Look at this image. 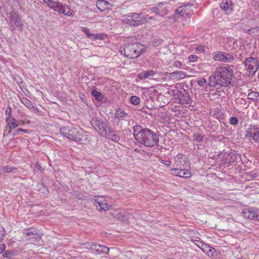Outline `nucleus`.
Returning a JSON list of instances; mask_svg holds the SVG:
<instances>
[{
    "instance_id": "1",
    "label": "nucleus",
    "mask_w": 259,
    "mask_h": 259,
    "mask_svg": "<svg viewBox=\"0 0 259 259\" xmlns=\"http://www.w3.org/2000/svg\"><path fill=\"white\" fill-rule=\"evenodd\" d=\"M133 128L134 139L138 143L147 147H153L158 145L159 136L152 130L140 125H136Z\"/></svg>"
},
{
    "instance_id": "2",
    "label": "nucleus",
    "mask_w": 259,
    "mask_h": 259,
    "mask_svg": "<svg viewBox=\"0 0 259 259\" xmlns=\"http://www.w3.org/2000/svg\"><path fill=\"white\" fill-rule=\"evenodd\" d=\"M60 132L64 137L80 144H86L90 141L88 135L81 129L64 127Z\"/></svg>"
},
{
    "instance_id": "3",
    "label": "nucleus",
    "mask_w": 259,
    "mask_h": 259,
    "mask_svg": "<svg viewBox=\"0 0 259 259\" xmlns=\"http://www.w3.org/2000/svg\"><path fill=\"white\" fill-rule=\"evenodd\" d=\"M142 45L139 43H131L125 45L123 49L120 50V53L130 59L138 58L144 49Z\"/></svg>"
},
{
    "instance_id": "4",
    "label": "nucleus",
    "mask_w": 259,
    "mask_h": 259,
    "mask_svg": "<svg viewBox=\"0 0 259 259\" xmlns=\"http://www.w3.org/2000/svg\"><path fill=\"white\" fill-rule=\"evenodd\" d=\"M233 76V70L229 67H218L213 75L217 81L222 79L225 81H230Z\"/></svg>"
},
{
    "instance_id": "5",
    "label": "nucleus",
    "mask_w": 259,
    "mask_h": 259,
    "mask_svg": "<svg viewBox=\"0 0 259 259\" xmlns=\"http://www.w3.org/2000/svg\"><path fill=\"white\" fill-rule=\"evenodd\" d=\"M92 126L102 135L105 136L110 131V127L107 121H103L97 117L93 118L91 120Z\"/></svg>"
},
{
    "instance_id": "6",
    "label": "nucleus",
    "mask_w": 259,
    "mask_h": 259,
    "mask_svg": "<svg viewBox=\"0 0 259 259\" xmlns=\"http://www.w3.org/2000/svg\"><path fill=\"white\" fill-rule=\"evenodd\" d=\"M188 89V86L186 85L179 92H177V93H175L174 99L175 103L181 104L189 103L191 98L189 93L187 92Z\"/></svg>"
},
{
    "instance_id": "7",
    "label": "nucleus",
    "mask_w": 259,
    "mask_h": 259,
    "mask_svg": "<svg viewBox=\"0 0 259 259\" xmlns=\"http://www.w3.org/2000/svg\"><path fill=\"white\" fill-rule=\"evenodd\" d=\"M9 25L10 26V29L12 31H14L17 28L21 31L22 30L23 24L18 14L15 12L10 13Z\"/></svg>"
},
{
    "instance_id": "8",
    "label": "nucleus",
    "mask_w": 259,
    "mask_h": 259,
    "mask_svg": "<svg viewBox=\"0 0 259 259\" xmlns=\"http://www.w3.org/2000/svg\"><path fill=\"white\" fill-rule=\"evenodd\" d=\"M249 75H253L258 68V62L255 58L250 57L246 58L244 62Z\"/></svg>"
},
{
    "instance_id": "9",
    "label": "nucleus",
    "mask_w": 259,
    "mask_h": 259,
    "mask_svg": "<svg viewBox=\"0 0 259 259\" xmlns=\"http://www.w3.org/2000/svg\"><path fill=\"white\" fill-rule=\"evenodd\" d=\"M213 58L216 61L226 63L233 62L235 59L232 54L217 51L213 53Z\"/></svg>"
},
{
    "instance_id": "10",
    "label": "nucleus",
    "mask_w": 259,
    "mask_h": 259,
    "mask_svg": "<svg viewBox=\"0 0 259 259\" xmlns=\"http://www.w3.org/2000/svg\"><path fill=\"white\" fill-rule=\"evenodd\" d=\"M242 215L245 219L259 221V209L246 208L242 211Z\"/></svg>"
},
{
    "instance_id": "11",
    "label": "nucleus",
    "mask_w": 259,
    "mask_h": 259,
    "mask_svg": "<svg viewBox=\"0 0 259 259\" xmlns=\"http://www.w3.org/2000/svg\"><path fill=\"white\" fill-rule=\"evenodd\" d=\"M245 137L250 142H257L259 140V128L257 127L247 129L245 132Z\"/></svg>"
},
{
    "instance_id": "12",
    "label": "nucleus",
    "mask_w": 259,
    "mask_h": 259,
    "mask_svg": "<svg viewBox=\"0 0 259 259\" xmlns=\"http://www.w3.org/2000/svg\"><path fill=\"white\" fill-rule=\"evenodd\" d=\"M55 12L58 13L64 14L67 16H70L72 15V13L70 12V9L66 5H63L62 3L57 1L55 6H53L52 9Z\"/></svg>"
},
{
    "instance_id": "13",
    "label": "nucleus",
    "mask_w": 259,
    "mask_h": 259,
    "mask_svg": "<svg viewBox=\"0 0 259 259\" xmlns=\"http://www.w3.org/2000/svg\"><path fill=\"white\" fill-rule=\"evenodd\" d=\"M128 118V114L123 110L119 109L115 113L114 121H117V125L120 124V127H121L123 122H126Z\"/></svg>"
},
{
    "instance_id": "14",
    "label": "nucleus",
    "mask_w": 259,
    "mask_h": 259,
    "mask_svg": "<svg viewBox=\"0 0 259 259\" xmlns=\"http://www.w3.org/2000/svg\"><path fill=\"white\" fill-rule=\"evenodd\" d=\"M130 17L133 20L134 26H138L140 25L145 23L146 20L147 19V16L144 15L142 14H138L136 13H132L130 14Z\"/></svg>"
},
{
    "instance_id": "15",
    "label": "nucleus",
    "mask_w": 259,
    "mask_h": 259,
    "mask_svg": "<svg viewBox=\"0 0 259 259\" xmlns=\"http://www.w3.org/2000/svg\"><path fill=\"white\" fill-rule=\"evenodd\" d=\"M171 174L175 176L184 178H188L192 176V174L187 169L171 168Z\"/></svg>"
},
{
    "instance_id": "16",
    "label": "nucleus",
    "mask_w": 259,
    "mask_h": 259,
    "mask_svg": "<svg viewBox=\"0 0 259 259\" xmlns=\"http://www.w3.org/2000/svg\"><path fill=\"white\" fill-rule=\"evenodd\" d=\"M220 7L227 15L232 13L233 10V3L231 0H223Z\"/></svg>"
},
{
    "instance_id": "17",
    "label": "nucleus",
    "mask_w": 259,
    "mask_h": 259,
    "mask_svg": "<svg viewBox=\"0 0 259 259\" xmlns=\"http://www.w3.org/2000/svg\"><path fill=\"white\" fill-rule=\"evenodd\" d=\"M94 200L95 203L100 206V209H108L109 205L108 204L107 200L103 196H96Z\"/></svg>"
},
{
    "instance_id": "18",
    "label": "nucleus",
    "mask_w": 259,
    "mask_h": 259,
    "mask_svg": "<svg viewBox=\"0 0 259 259\" xmlns=\"http://www.w3.org/2000/svg\"><path fill=\"white\" fill-rule=\"evenodd\" d=\"M91 248L98 252H101L107 254L109 253L110 250L109 248L106 246L97 243L92 244L91 245Z\"/></svg>"
},
{
    "instance_id": "19",
    "label": "nucleus",
    "mask_w": 259,
    "mask_h": 259,
    "mask_svg": "<svg viewBox=\"0 0 259 259\" xmlns=\"http://www.w3.org/2000/svg\"><path fill=\"white\" fill-rule=\"evenodd\" d=\"M176 166H184L188 162V159L185 156L180 153L178 154L174 159Z\"/></svg>"
},
{
    "instance_id": "20",
    "label": "nucleus",
    "mask_w": 259,
    "mask_h": 259,
    "mask_svg": "<svg viewBox=\"0 0 259 259\" xmlns=\"http://www.w3.org/2000/svg\"><path fill=\"white\" fill-rule=\"evenodd\" d=\"M185 86L184 82L177 83L175 85H171L168 89V94L171 93L175 96V93H177V92H179L180 90H181Z\"/></svg>"
},
{
    "instance_id": "21",
    "label": "nucleus",
    "mask_w": 259,
    "mask_h": 259,
    "mask_svg": "<svg viewBox=\"0 0 259 259\" xmlns=\"http://www.w3.org/2000/svg\"><path fill=\"white\" fill-rule=\"evenodd\" d=\"M81 30L83 32L85 35L89 38L99 39L100 40L103 39V36L101 34H94L90 33L89 28L87 27H81Z\"/></svg>"
},
{
    "instance_id": "22",
    "label": "nucleus",
    "mask_w": 259,
    "mask_h": 259,
    "mask_svg": "<svg viewBox=\"0 0 259 259\" xmlns=\"http://www.w3.org/2000/svg\"><path fill=\"white\" fill-rule=\"evenodd\" d=\"M155 72L153 70L144 71L138 74L140 79H152V77L155 75Z\"/></svg>"
},
{
    "instance_id": "23",
    "label": "nucleus",
    "mask_w": 259,
    "mask_h": 259,
    "mask_svg": "<svg viewBox=\"0 0 259 259\" xmlns=\"http://www.w3.org/2000/svg\"><path fill=\"white\" fill-rule=\"evenodd\" d=\"M6 122L7 123V126L9 127L10 130H12L17 126L19 124L17 123V121L14 118L7 117Z\"/></svg>"
},
{
    "instance_id": "24",
    "label": "nucleus",
    "mask_w": 259,
    "mask_h": 259,
    "mask_svg": "<svg viewBox=\"0 0 259 259\" xmlns=\"http://www.w3.org/2000/svg\"><path fill=\"white\" fill-rule=\"evenodd\" d=\"M105 136L108 137L110 139L114 142H118L120 140V138L116 134V132L111 127L110 128V131H108V133H107V135H105Z\"/></svg>"
},
{
    "instance_id": "25",
    "label": "nucleus",
    "mask_w": 259,
    "mask_h": 259,
    "mask_svg": "<svg viewBox=\"0 0 259 259\" xmlns=\"http://www.w3.org/2000/svg\"><path fill=\"white\" fill-rule=\"evenodd\" d=\"M204 252L208 255L212 254L214 249L207 244H202L201 246L197 245Z\"/></svg>"
},
{
    "instance_id": "26",
    "label": "nucleus",
    "mask_w": 259,
    "mask_h": 259,
    "mask_svg": "<svg viewBox=\"0 0 259 259\" xmlns=\"http://www.w3.org/2000/svg\"><path fill=\"white\" fill-rule=\"evenodd\" d=\"M231 82H208L209 87H216L217 89H220L223 86H228Z\"/></svg>"
},
{
    "instance_id": "27",
    "label": "nucleus",
    "mask_w": 259,
    "mask_h": 259,
    "mask_svg": "<svg viewBox=\"0 0 259 259\" xmlns=\"http://www.w3.org/2000/svg\"><path fill=\"white\" fill-rule=\"evenodd\" d=\"M108 2L104 0H99L97 2V7L101 11H104L108 8Z\"/></svg>"
},
{
    "instance_id": "28",
    "label": "nucleus",
    "mask_w": 259,
    "mask_h": 259,
    "mask_svg": "<svg viewBox=\"0 0 259 259\" xmlns=\"http://www.w3.org/2000/svg\"><path fill=\"white\" fill-rule=\"evenodd\" d=\"M221 158L222 163L224 164H230L231 163L232 156L231 155L228 153H224L222 154Z\"/></svg>"
},
{
    "instance_id": "29",
    "label": "nucleus",
    "mask_w": 259,
    "mask_h": 259,
    "mask_svg": "<svg viewBox=\"0 0 259 259\" xmlns=\"http://www.w3.org/2000/svg\"><path fill=\"white\" fill-rule=\"evenodd\" d=\"M38 187V191H39V194L41 196H42L44 197H45L47 196L48 194V190L46 186H45L42 184H39L37 186Z\"/></svg>"
},
{
    "instance_id": "30",
    "label": "nucleus",
    "mask_w": 259,
    "mask_h": 259,
    "mask_svg": "<svg viewBox=\"0 0 259 259\" xmlns=\"http://www.w3.org/2000/svg\"><path fill=\"white\" fill-rule=\"evenodd\" d=\"M21 103L29 109H32L34 108V104L28 99L22 98L21 99Z\"/></svg>"
},
{
    "instance_id": "31",
    "label": "nucleus",
    "mask_w": 259,
    "mask_h": 259,
    "mask_svg": "<svg viewBox=\"0 0 259 259\" xmlns=\"http://www.w3.org/2000/svg\"><path fill=\"white\" fill-rule=\"evenodd\" d=\"M187 7V6H182L178 7L176 10V13L182 17H183L185 15H187L186 10Z\"/></svg>"
},
{
    "instance_id": "32",
    "label": "nucleus",
    "mask_w": 259,
    "mask_h": 259,
    "mask_svg": "<svg viewBox=\"0 0 259 259\" xmlns=\"http://www.w3.org/2000/svg\"><path fill=\"white\" fill-rule=\"evenodd\" d=\"M16 169L13 167L9 166H2L1 167L0 174H10L14 171Z\"/></svg>"
},
{
    "instance_id": "33",
    "label": "nucleus",
    "mask_w": 259,
    "mask_h": 259,
    "mask_svg": "<svg viewBox=\"0 0 259 259\" xmlns=\"http://www.w3.org/2000/svg\"><path fill=\"white\" fill-rule=\"evenodd\" d=\"M92 95L96 98L98 101L102 100V96L101 93L97 90L94 89L92 91Z\"/></svg>"
},
{
    "instance_id": "34",
    "label": "nucleus",
    "mask_w": 259,
    "mask_h": 259,
    "mask_svg": "<svg viewBox=\"0 0 259 259\" xmlns=\"http://www.w3.org/2000/svg\"><path fill=\"white\" fill-rule=\"evenodd\" d=\"M193 137L195 141L200 143L203 140L204 136L202 134L197 133L194 134Z\"/></svg>"
},
{
    "instance_id": "35",
    "label": "nucleus",
    "mask_w": 259,
    "mask_h": 259,
    "mask_svg": "<svg viewBox=\"0 0 259 259\" xmlns=\"http://www.w3.org/2000/svg\"><path fill=\"white\" fill-rule=\"evenodd\" d=\"M245 32L249 34H254L255 33H259V26L252 27L250 29L245 30Z\"/></svg>"
},
{
    "instance_id": "36",
    "label": "nucleus",
    "mask_w": 259,
    "mask_h": 259,
    "mask_svg": "<svg viewBox=\"0 0 259 259\" xmlns=\"http://www.w3.org/2000/svg\"><path fill=\"white\" fill-rule=\"evenodd\" d=\"M172 76H176L177 79H181L185 77V74L182 71H175L171 73Z\"/></svg>"
},
{
    "instance_id": "37",
    "label": "nucleus",
    "mask_w": 259,
    "mask_h": 259,
    "mask_svg": "<svg viewBox=\"0 0 259 259\" xmlns=\"http://www.w3.org/2000/svg\"><path fill=\"white\" fill-rule=\"evenodd\" d=\"M124 18L123 19V22L131 26H134L133 24V20H132L131 18L132 17H130V14L128 15L126 17L124 16Z\"/></svg>"
},
{
    "instance_id": "38",
    "label": "nucleus",
    "mask_w": 259,
    "mask_h": 259,
    "mask_svg": "<svg viewBox=\"0 0 259 259\" xmlns=\"http://www.w3.org/2000/svg\"><path fill=\"white\" fill-rule=\"evenodd\" d=\"M140 99L139 97L137 96H132L131 98V102L134 105H137L140 103Z\"/></svg>"
},
{
    "instance_id": "39",
    "label": "nucleus",
    "mask_w": 259,
    "mask_h": 259,
    "mask_svg": "<svg viewBox=\"0 0 259 259\" xmlns=\"http://www.w3.org/2000/svg\"><path fill=\"white\" fill-rule=\"evenodd\" d=\"M43 2L51 9H53V6H55L56 2H57V1H54L53 0H43Z\"/></svg>"
},
{
    "instance_id": "40",
    "label": "nucleus",
    "mask_w": 259,
    "mask_h": 259,
    "mask_svg": "<svg viewBox=\"0 0 259 259\" xmlns=\"http://www.w3.org/2000/svg\"><path fill=\"white\" fill-rule=\"evenodd\" d=\"M229 122L232 125H236L238 123V119L237 117L232 116L230 118Z\"/></svg>"
},
{
    "instance_id": "41",
    "label": "nucleus",
    "mask_w": 259,
    "mask_h": 259,
    "mask_svg": "<svg viewBox=\"0 0 259 259\" xmlns=\"http://www.w3.org/2000/svg\"><path fill=\"white\" fill-rule=\"evenodd\" d=\"M20 132H23L24 133L29 134L30 132V131L29 130H26V129H23V128H18L15 133H13L14 135H20L21 134Z\"/></svg>"
},
{
    "instance_id": "42",
    "label": "nucleus",
    "mask_w": 259,
    "mask_h": 259,
    "mask_svg": "<svg viewBox=\"0 0 259 259\" xmlns=\"http://www.w3.org/2000/svg\"><path fill=\"white\" fill-rule=\"evenodd\" d=\"M152 11L156 13L157 15H159L161 17L164 16L166 14H167L166 10L164 13H162L161 14H160V10L157 7H153L152 8Z\"/></svg>"
},
{
    "instance_id": "43",
    "label": "nucleus",
    "mask_w": 259,
    "mask_h": 259,
    "mask_svg": "<svg viewBox=\"0 0 259 259\" xmlns=\"http://www.w3.org/2000/svg\"><path fill=\"white\" fill-rule=\"evenodd\" d=\"M6 115L7 117H11L12 110L10 107H7L5 111Z\"/></svg>"
},
{
    "instance_id": "44",
    "label": "nucleus",
    "mask_w": 259,
    "mask_h": 259,
    "mask_svg": "<svg viewBox=\"0 0 259 259\" xmlns=\"http://www.w3.org/2000/svg\"><path fill=\"white\" fill-rule=\"evenodd\" d=\"M5 234L6 232L4 228L0 226V241L3 239V237L5 236Z\"/></svg>"
},
{
    "instance_id": "45",
    "label": "nucleus",
    "mask_w": 259,
    "mask_h": 259,
    "mask_svg": "<svg viewBox=\"0 0 259 259\" xmlns=\"http://www.w3.org/2000/svg\"><path fill=\"white\" fill-rule=\"evenodd\" d=\"M195 49L200 53H204L205 52V48L202 46H199L195 48Z\"/></svg>"
},
{
    "instance_id": "46",
    "label": "nucleus",
    "mask_w": 259,
    "mask_h": 259,
    "mask_svg": "<svg viewBox=\"0 0 259 259\" xmlns=\"http://www.w3.org/2000/svg\"><path fill=\"white\" fill-rule=\"evenodd\" d=\"M197 57L196 55H192L189 56V59L190 62H195L196 61Z\"/></svg>"
},
{
    "instance_id": "47",
    "label": "nucleus",
    "mask_w": 259,
    "mask_h": 259,
    "mask_svg": "<svg viewBox=\"0 0 259 259\" xmlns=\"http://www.w3.org/2000/svg\"><path fill=\"white\" fill-rule=\"evenodd\" d=\"M26 234L27 236H30V238H33L32 236L35 235V234L33 233V232L30 230H27L26 232Z\"/></svg>"
},
{
    "instance_id": "48",
    "label": "nucleus",
    "mask_w": 259,
    "mask_h": 259,
    "mask_svg": "<svg viewBox=\"0 0 259 259\" xmlns=\"http://www.w3.org/2000/svg\"><path fill=\"white\" fill-rule=\"evenodd\" d=\"M220 110H219V109H218V108H217V109H215L213 111V115H214V116H215L217 117H218V116H220V115H219V114H220Z\"/></svg>"
},
{
    "instance_id": "49",
    "label": "nucleus",
    "mask_w": 259,
    "mask_h": 259,
    "mask_svg": "<svg viewBox=\"0 0 259 259\" xmlns=\"http://www.w3.org/2000/svg\"><path fill=\"white\" fill-rule=\"evenodd\" d=\"M174 65L176 67L180 68L182 65V63L181 62L177 61L174 62Z\"/></svg>"
},
{
    "instance_id": "50",
    "label": "nucleus",
    "mask_w": 259,
    "mask_h": 259,
    "mask_svg": "<svg viewBox=\"0 0 259 259\" xmlns=\"http://www.w3.org/2000/svg\"><path fill=\"white\" fill-rule=\"evenodd\" d=\"M160 162L163 164H164L166 166H169L170 164V161H168V160H160Z\"/></svg>"
},
{
    "instance_id": "51",
    "label": "nucleus",
    "mask_w": 259,
    "mask_h": 259,
    "mask_svg": "<svg viewBox=\"0 0 259 259\" xmlns=\"http://www.w3.org/2000/svg\"><path fill=\"white\" fill-rule=\"evenodd\" d=\"M31 110L35 113H37L38 114H39V112L40 111H39V110L36 108L34 106V108L32 109H31Z\"/></svg>"
},
{
    "instance_id": "52",
    "label": "nucleus",
    "mask_w": 259,
    "mask_h": 259,
    "mask_svg": "<svg viewBox=\"0 0 259 259\" xmlns=\"http://www.w3.org/2000/svg\"><path fill=\"white\" fill-rule=\"evenodd\" d=\"M256 93L251 92L248 94V97L249 99H253V95H255Z\"/></svg>"
},
{
    "instance_id": "53",
    "label": "nucleus",
    "mask_w": 259,
    "mask_h": 259,
    "mask_svg": "<svg viewBox=\"0 0 259 259\" xmlns=\"http://www.w3.org/2000/svg\"><path fill=\"white\" fill-rule=\"evenodd\" d=\"M207 82H197L198 84L201 87L205 85Z\"/></svg>"
},
{
    "instance_id": "54",
    "label": "nucleus",
    "mask_w": 259,
    "mask_h": 259,
    "mask_svg": "<svg viewBox=\"0 0 259 259\" xmlns=\"http://www.w3.org/2000/svg\"><path fill=\"white\" fill-rule=\"evenodd\" d=\"M0 248L1 249H4L5 248V245L4 244H2L0 245Z\"/></svg>"
},
{
    "instance_id": "55",
    "label": "nucleus",
    "mask_w": 259,
    "mask_h": 259,
    "mask_svg": "<svg viewBox=\"0 0 259 259\" xmlns=\"http://www.w3.org/2000/svg\"><path fill=\"white\" fill-rule=\"evenodd\" d=\"M165 12V11H160V14H161L162 13H164Z\"/></svg>"
},
{
    "instance_id": "56",
    "label": "nucleus",
    "mask_w": 259,
    "mask_h": 259,
    "mask_svg": "<svg viewBox=\"0 0 259 259\" xmlns=\"http://www.w3.org/2000/svg\"><path fill=\"white\" fill-rule=\"evenodd\" d=\"M152 18H152V17H149V18H148V19H152Z\"/></svg>"
},
{
    "instance_id": "57",
    "label": "nucleus",
    "mask_w": 259,
    "mask_h": 259,
    "mask_svg": "<svg viewBox=\"0 0 259 259\" xmlns=\"http://www.w3.org/2000/svg\"><path fill=\"white\" fill-rule=\"evenodd\" d=\"M203 81H206V80H205V79H203Z\"/></svg>"
},
{
    "instance_id": "58",
    "label": "nucleus",
    "mask_w": 259,
    "mask_h": 259,
    "mask_svg": "<svg viewBox=\"0 0 259 259\" xmlns=\"http://www.w3.org/2000/svg\"><path fill=\"white\" fill-rule=\"evenodd\" d=\"M257 128H259V127H257Z\"/></svg>"
}]
</instances>
